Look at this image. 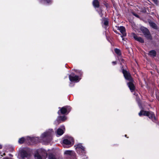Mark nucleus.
<instances>
[{
    "label": "nucleus",
    "instance_id": "4",
    "mask_svg": "<svg viewBox=\"0 0 159 159\" xmlns=\"http://www.w3.org/2000/svg\"><path fill=\"white\" fill-rule=\"evenodd\" d=\"M59 108L60 109V110L58 112L59 115H60V112L61 114H64L66 113H68L71 110V108L70 107L68 106H65L61 108L59 107Z\"/></svg>",
    "mask_w": 159,
    "mask_h": 159
},
{
    "label": "nucleus",
    "instance_id": "12",
    "mask_svg": "<svg viewBox=\"0 0 159 159\" xmlns=\"http://www.w3.org/2000/svg\"><path fill=\"white\" fill-rule=\"evenodd\" d=\"M133 36L135 40L141 43L144 42V40L140 37L137 36L135 34H133Z\"/></svg>",
    "mask_w": 159,
    "mask_h": 159
},
{
    "label": "nucleus",
    "instance_id": "36",
    "mask_svg": "<svg viewBox=\"0 0 159 159\" xmlns=\"http://www.w3.org/2000/svg\"><path fill=\"white\" fill-rule=\"evenodd\" d=\"M125 137H126V135H125Z\"/></svg>",
    "mask_w": 159,
    "mask_h": 159
},
{
    "label": "nucleus",
    "instance_id": "11",
    "mask_svg": "<svg viewBox=\"0 0 159 159\" xmlns=\"http://www.w3.org/2000/svg\"><path fill=\"white\" fill-rule=\"evenodd\" d=\"M133 80L132 81H130V82L128 83V87L131 92H133L135 89V87L133 83Z\"/></svg>",
    "mask_w": 159,
    "mask_h": 159
},
{
    "label": "nucleus",
    "instance_id": "35",
    "mask_svg": "<svg viewBox=\"0 0 159 159\" xmlns=\"http://www.w3.org/2000/svg\"><path fill=\"white\" fill-rule=\"evenodd\" d=\"M3 159H9L7 158H4Z\"/></svg>",
    "mask_w": 159,
    "mask_h": 159
},
{
    "label": "nucleus",
    "instance_id": "23",
    "mask_svg": "<svg viewBox=\"0 0 159 159\" xmlns=\"http://www.w3.org/2000/svg\"><path fill=\"white\" fill-rule=\"evenodd\" d=\"M35 157H36L38 159H43L44 157H42L38 154H35Z\"/></svg>",
    "mask_w": 159,
    "mask_h": 159
},
{
    "label": "nucleus",
    "instance_id": "32",
    "mask_svg": "<svg viewBox=\"0 0 159 159\" xmlns=\"http://www.w3.org/2000/svg\"><path fill=\"white\" fill-rule=\"evenodd\" d=\"M2 148V146L0 144V149H1Z\"/></svg>",
    "mask_w": 159,
    "mask_h": 159
},
{
    "label": "nucleus",
    "instance_id": "26",
    "mask_svg": "<svg viewBox=\"0 0 159 159\" xmlns=\"http://www.w3.org/2000/svg\"><path fill=\"white\" fill-rule=\"evenodd\" d=\"M25 139L24 138H20V143H23Z\"/></svg>",
    "mask_w": 159,
    "mask_h": 159
},
{
    "label": "nucleus",
    "instance_id": "3",
    "mask_svg": "<svg viewBox=\"0 0 159 159\" xmlns=\"http://www.w3.org/2000/svg\"><path fill=\"white\" fill-rule=\"evenodd\" d=\"M76 149L77 152L80 155H84L86 153L85 148L81 143L77 144Z\"/></svg>",
    "mask_w": 159,
    "mask_h": 159
},
{
    "label": "nucleus",
    "instance_id": "8",
    "mask_svg": "<svg viewBox=\"0 0 159 159\" xmlns=\"http://www.w3.org/2000/svg\"><path fill=\"white\" fill-rule=\"evenodd\" d=\"M69 78L70 81L75 82H78L80 80L79 77L77 75L72 76L70 75H69Z\"/></svg>",
    "mask_w": 159,
    "mask_h": 159
},
{
    "label": "nucleus",
    "instance_id": "2",
    "mask_svg": "<svg viewBox=\"0 0 159 159\" xmlns=\"http://www.w3.org/2000/svg\"><path fill=\"white\" fill-rule=\"evenodd\" d=\"M140 116L142 115L146 116L152 119V120L154 121L156 120V118L154 114L152 112H148V111L142 110L139 114Z\"/></svg>",
    "mask_w": 159,
    "mask_h": 159
},
{
    "label": "nucleus",
    "instance_id": "1",
    "mask_svg": "<svg viewBox=\"0 0 159 159\" xmlns=\"http://www.w3.org/2000/svg\"><path fill=\"white\" fill-rule=\"evenodd\" d=\"M53 133V131L52 129H49L48 131L43 133L42 134L41 137L43 140L45 139L47 140L46 142H50L52 139V136Z\"/></svg>",
    "mask_w": 159,
    "mask_h": 159
},
{
    "label": "nucleus",
    "instance_id": "33",
    "mask_svg": "<svg viewBox=\"0 0 159 159\" xmlns=\"http://www.w3.org/2000/svg\"><path fill=\"white\" fill-rule=\"evenodd\" d=\"M18 143H20V139H19L18 141Z\"/></svg>",
    "mask_w": 159,
    "mask_h": 159
},
{
    "label": "nucleus",
    "instance_id": "7",
    "mask_svg": "<svg viewBox=\"0 0 159 159\" xmlns=\"http://www.w3.org/2000/svg\"><path fill=\"white\" fill-rule=\"evenodd\" d=\"M143 33L145 36L148 39H152V37L150 35L149 32L147 28H144L143 30Z\"/></svg>",
    "mask_w": 159,
    "mask_h": 159
},
{
    "label": "nucleus",
    "instance_id": "22",
    "mask_svg": "<svg viewBox=\"0 0 159 159\" xmlns=\"http://www.w3.org/2000/svg\"><path fill=\"white\" fill-rule=\"evenodd\" d=\"M115 52L119 56H120L121 54L120 51L118 49L115 48L114 50Z\"/></svg>",
    "mask_w": 159,
    "mask_h": 159
},
{
    "label": "nucleus",
    "instance_id": "9",
    "mask_svg": "<svg viewBox=\"0 0 159 159\" xmlns=\"http://www.w3.org/2000/svg\"><path fill=\"white\" fill-rule=\"evenodd\" d=\"M118 30L120 31L122 34V35L121 36L122 37L126 36V34L125 32V28L124 26H121L118 27Z\"/></svg>",
    "mask_w": 159,
    "mask_h": 159
},
{
    "label": "nucleus",
    "instance_id": "20",
    "mask_svg": "<svg viewBox=\"0 0 159 159\" xmlns=\"http://www.w3.org/2000/svg\"><path fill=\"white\" fill-rule=\"evenodd\" d=\"M58 117H59V119H60V120H61V121H64L66 119V117L65 116H58Z\"/></svg>",
    "mask_w": 159,
    "mask_h": 159
},
{
    "label": "nucleus",
    "instance_id": "28",
    "mask_svg": "<svg viewBox=\"0 0 159 159\" xmlns=\"http://www.w3.org/2000/svg\"><path fill=\"white\" fill-rule=\"evenodd\" d=\"M133 14L136 17H137L138 18H139V15H138L137 14H135V13H133Z\"/></svg>",
    "mask_w": 159,
    "mask_h": 159
},
{
    "label": "nucleus",
    "instance_id": "19",
    "mask_svg": "<svg viewBox=\"0 0 159 159\" xmlns=\"http://www.w3.org/2000/svg\"><path fill=\"white\" fill-rule=\"evenodd\" d=\"M149 54L150 56L154 57H155L156 56V52L155 50H151L149 52Z\"/></svg>",
    "mask_w": 159,
    "mask_h": 159
},
{
    "label": "nucleus",
    "instance_id": "34",
    "mask_svg": "<svg viewBox=\"0 0 159 159\" xmlns=\"http://www.w3.org/2000/svg\"><path fill=\"white\" fill-rule=\"evenodd\" d=\"M34 138H33V139H32V142H34L33 140H34Z\"/></svg>",
    "mask_w": 159,
    "mask_h": 159
},
{
    "label": "nucleus",
    "instance_id": "5",
    "mask_svg": "<svg viewBox=\"0 0 159 159\" xmlns=\"http://www.w3.org/2000/svg\"><path fill=\"white\" fill-rule=\"evenodd\" d=\"M73 141V139L72 138H70L68 139H66L63 140V143L64 144V147H66V145L68 146L67 147H69L71 146V143Z\"/></svg>",
    "mask_w": 159,
    "mask_h": 159
},
{
    "label": "nucleus",
    "instance_id": "27",
    "mask_svg": "<svg viewBox=\"0 0 159 159\" xmlns=\"http://www.w3.org/2000/svg\"><path fill=\"white\" fill-rule=\"evenodd\" d=\"M156 4H157L158 3V2L157 0H152Z\"/></svg>",
    "mask_w": 159,
    "mask_h": 159
},
{
    "label": "nucleus",
    "instance_id": "29",
    "mask_svg": "<svg viewBox=\"0 0 159 159\" xmlns=\"http://www.w3.org/2000/svg\"><path fill=\"white\" fill-rule=\"evenodd\" d=\"M0 154L1 155V156L2 157L5 155V153H3L2 154V153L0 152Z\"/></svg>",
    "mask_w": 159,
    "mask_h": 159
},
{
    "label": "nucleus",
    "instance_id": "21",
    "mask_svg": "<svg viewBox=\"0 0 159 159\" xmlns=\"http://www.w3.org/2000/svg\"><path fill=\"white\" fill-rule=\"evenodd\" d=\"M61 120H60L59 117H58L57 119L54 122V124L56 125H57L61 123Z\"/></svg>",
    "mask_w": 159,
    "mask_h": 159
},
{
    "label": "nucleus",
    "instance_id": "13",
    "mask_svg": "<svg viewBox=\"0 0 159 159\" xmlns=\"http://www.w3.org/2000/svg\"><path fill=\"white\" fill-rule=\"evenodd\" d=\"M39 151V152H41L42 155L44 157L43 159H45L47 156V153L46 151L44 149H40Z\"/></svg>",
    "mask_w": 159,
    "mask_h": 159
},
{
    "label": "nucleus",
    "instance_id": "14",
    "mask_svg": "<svg viewBox=\"0 0 159 159\" xmlns=\"http://www.w3.org/2000/svg\"><path fill=\"white\" fill-rule=\"evenodd\" d=\"M28 156V154L27 152L24 150H22L20 151V156L23 158L25 157H27Z\"/></svg>",
    "mask_w": 159,
    "mask_h": 159
},
{
    "label": "nucleus",
    "instance_id": "30",
    "mask_svg": "<svg viewBox=\"0 0 159 159\" xmlns=\"http://www.w3.org/2000/svg\"><path fill=\"white\" fill-rule=\"evenodd\" d=\"M112 63L114 65H115L116 64V61H113Z\"/></svg>",
    "mask_w": 159,
    "mask_h": 159
},
{
    "label": "nucleus",
    "instance_id": "16",
    "mask_svg": "<svg viewBox=\"0 0 159 159\" xmlns=\"http://www.w3.org/2000/svg\"><path fill=\"white\" fill-rule=\"evenodd\" d=\"M39 1L40 3L44 4L46 2L48 3H50L51 0H39Z\"/></svg>",
    "mask_w": 159,
    "mask_h": 159
},
{
    "label": "nucleus",
    "instance_id": "15",
    "mask_svg": "<svg viewBox=\"0 0 159 159\" xmlns=\"http://www.w3.org/2000/svg\"><path fill=\"white\" fill-rule=\"evenodd\" d=\"M65 154L70 155V156H74L75 154V153L74 152V151H70V150H67L65 151Z\"/></svg>",
    "mask_w": 159,
    "mask_h": 159
},
{
    "label": "nucleus",
    "instance_id": "31",
    "mask_svg": "<svg viewBox=\"0 0 159 159\" xmlns=\"http://www.w3.org/2000/svg\"><path fill=\"white\" fill-rule=\"evenodd\" d=\"M100 16H101V17H102V16H103V14H102V12H101V13H100Z\"/></svg>",
    "mask_w": 159,
    "mask_h": 159
},
{
    "label": "nucleus",
    "instance_id": "17",
    "mask_svg": "<svg viewBox=\"0 0 159 159\" xmlns=\"http://www.w3.org/2000/svg\"><path fill=\"white\" fill-rule=\"evenodd\" d=\"M93 5L95 7H99V3L97 0H94L93 2Z\"/></svg>",
    "mask_w": 159,
    "mask_h": 159
},
{
    "label": "nucleus",
    "instance_id": "25",
    "mask_svg": "<svg viewBox=\"0 0 159 159\" xmlns=\"http://www.w3.org/2000/svg\"><path fill=\"white\" fill-rule=\"evenodd\" d=\"M103 24L105 25H107L108 24V21L106 19H104V22H103Z\"/></svg>",
    "mask_w": 159,
    "mask_h": 159
},
{
    "label": "nucleus",
    "instance_id": "6",
    "mask_svg": "<svg viewBox=\"0 0 159 159\" xmlns=\"http://www.w3.org/2000/svg\"><path fill=\"white\" fill-rule=\"evenodd\" d=\"M122 73L123 74L126 80H128L129 81H133V79L129 73L124 69L122 70Z\"/></svg>",
    "mask_w": 159,
    "mask_h": 159
},
{
    "label": "nucleus",
    "instance_id": "18",
    "mask_svg": "<svg viewBox=\"0 0 159 159\" xmlns=\"http://www.w3.org/2000/svg\"><path fill=\"white\" fill-rule=\"evenodd\" d=\"M149 22L150 26L151 27L155 29H157V25L155 23L151 21H149Z\"/></svg>",
    "mask_w": 159,
    "mask_h": 159
},
{
    "label": "nucleus",
    "instance_id": "10",
    "mask_svg": "<svg viewBox=\"0 0 159 159\" xmlns=\"http://www.w3.org/2000/svg\"><path fill=\"white\" fill-rule=\"evenodd\" d=\"M61 128H59L57 131V134L59 135H62L64 133V131L65 130L64 126H62L61 127Z\"/></svg>",
    "mask_w": 159,
    "mask_h": 159
},
{
    "label": "nucleus",
    "instance_id": "24",
    "mask_svg": "<svg viewBox=\"0 0 159 159\" xmlns=\"http://www.w3.org/2000/svg\"><path fill=\"white\" fill-rule=\"evenodd\" d=\"M49 159H57L56 156L52 154H50L49 156Z\"/></svg>",
    "mask_w": 159,
    "mask_h": 159
}]
</instances>
